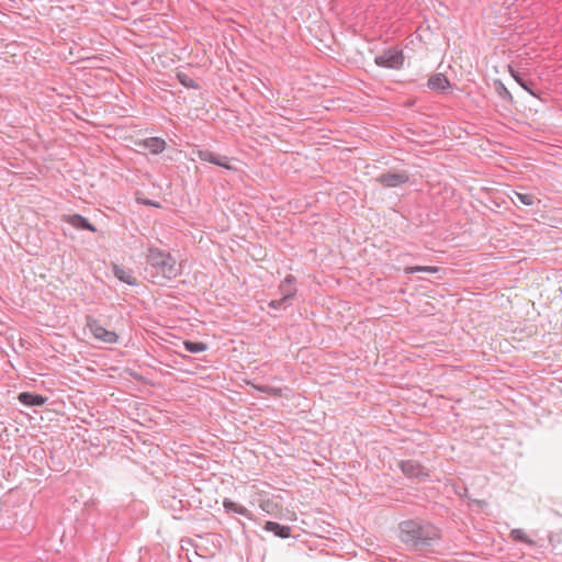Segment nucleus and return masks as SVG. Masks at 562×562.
Here are the masks:
<instances>
[{
    "label": "nucleus",
    "mask_w": 562,
    "mask_h": 562,
    "mask_svg": "<svg viewBox=\"0 0 562 562\" xmlns=\"http://www.w3.org/2000/svg\"><path fill=\"white\" fill-rule=\"evenodd\" d=\"M252 387H255L256 390L262 392V393H266L270 396H274V397H280L283 395V392L284 391H289L288 387H284V389H281V387H273V386H269V385H255L252 384Z\"/></svg>",
    "instance_id": "nucleus-16"
},
{
    "label": "nucleus",
    "mask_w": 562,
    "mask_h": 562,
    "mask_svg": "<svg viewBox=\"0 0 562 562\" xmlns=\"http://www.w3.org/2000/svg\"><path fill=\"white\" fill-rule=\"evenodd\" d=\"M143 147L148 149L151 154H159L166 148V142L159 137H149L143 142Z\"/></svg>",
    "instance_id": "nucleus-11"
},
{
    "label": "nucleus",
    "mask_w": 562,
    "mask_h": 562,
    "mask_svg": "<svg viewBox=\"0 0 562 562\" xmlns=\"http://www.w3.org/2000/svg\"><path fill=\"white\" fill-rule=\"evenodd\" d=\"M177 78L179 82L187 88H199V85L195 82V80L184 72H178Z\"/></svg>",
    "instance_id": "nucleus-20"
},
{
    "label": "nucleus",
    "mask_w": 562,
    "mask_h": 562,
    "mask_svg": "<svg viewBox=\"0 0 562 562\" xmlns=\"http://www.w3.org/2000/svg\"><path fill=\"white\" fill-rule=\"evenodd\" d=\"M223 506L227 513H235L246 518H250V512L245 506L233 502L232 499L225 498Z\"/></svg>",
    "instance_id": "nucleus-12"
},
{
    "label": "nucleus",
    "mask_w": 562,
    "mask_h": 562,
    "mask_svg": "<svg viewBox=\"0 0 562 562\" xmlns=\"http://www.w3.org/2000/svg\"><path fill=\"white\" fill-rule=\"evenodd\" d=\"M295 283L296 279L292 274L286 276L284 280L279 284L278 291L281 297L288 302L290 299L294 297L297 292Z\"/></svg>",
    "instance_id": "nucleus-8"
},
{
    "label": "nucleus",
    "mask_w": 562,
    "mask_h": 562,
    "mask_svg": "<svg viewBox=\"0 0 562 562\" xmlns=\"http://www.w3.org/2000/svg\"><path fill=\"white\" fill-rule=\"evenodd\" d=\"M290 305V303L284 300L283 297H280L278 300H272L269 302V307L271 308H286Z\"/></svg>",
    "instance_id": "nucleus-23"
},
{
    "label": "nucleus",
    "mask_w": 562,
    "mask_h": 562,
    "mask_svg": "<svg viewBox=\"0 0 562 562\" xmlns=\"http://www.w3.org/2000/svg\"><path fill=\"white\" fill-rule=\"evenodd\" d=\"M87 327L89 328L92 336L104 344H115L119 336L115 331L104 328L100 322L92 317H87Z\"/></svg>",
    "instance_id": "nucleus-4"
},
{
    "label": "nucleus",
    "mask_w": 562,
    "mask_h": 562,
    "mask_svg": "<svg viewBox=\"0 0 562 562\" xmlns=\"http://www.w3.org/2000/svg\"><path fill=\"white\" fill-rule=\"evenodd\" d=\"M184 349L192 353H198L205 351L207 349V345L201 341H183Z\"/></svg>",
    "instance_id": "nucleus-17"
},
{
    "label": "nucleus",
    "mask_w": 562,
    "mask_h": 562,
    "mask_svg": "<svg viewBox=\"0 0 562 562\" xmlns=\"http://www.w3.org/2000/svg\"><path fill=\"white\" fill-rule=\"evenodd\" d=\"M400 469L407 477L411 479H425L429 476L426 469L415 460L401 461Z\"/></svg>",
    "instance_id": "nucleus-6"
},
{
    "label": "nucleus",
    "mask_w": 562,
    "mask_h": 562,
    "mask_svg": "<svg viewBox=\"0 0 562 562\" xmlns=\"http://www.w3.org/2000/svg\"><path fill=\"white\" fill-rule=\"evenodd\" d=\"M439 268L434 266H414V267H406L404 268V272L406 274H412L415 272H429V273H436L438 272Z\"/></svg>",
    "instance_id": "nucleus-18"
},
{
    "label": "nucleus",
    "mask_w": 562,
    "mask_h": 562,
    "mask_svg": "<svg viewBox=\"0 0 562 562\" xmlns=\"http://www.w3.org/2000/svg\"><path fill=\"white\" fill-rule=\"evenodd\" d=\"M266 530L273 532L276 536L280 538H289L291 536V528L288 526H282L274 521H268L266 524Z\"/></svg>",
    "instance_id": "nucleus-14"
},
{
    "label": "nucleus",
    "mask_w": 562,
    "mask_h": 562,
    "mask_svg": "<svg viewBox=\"0 0 562 562\" xmlns=\"http://www.w3.org/2000/svg\"><path fill=\"white\" fill-rule=\"evenodd\" d=\"M196 155L203 161H207V162L214 164V165L223 167V168H225L227 170H234L235 169L229 164L228 157L214 154L213 151H211L209 149H200V150H198Z\"/></svg>",
    "instance_id": "nucleus-7"
},
{
    "label": "nucleus",
    "mask_w": 562,
    "mask_h": 562,
    "mask_svg": "<svg viewBox=\"0 0 562 562\" xmlns=\"http://www.w3.org/2000/svg\"><path fill=\"white\" fill-rule=\"evenodd\" d=\"M66 222L76 228L95 232V227L92 224H90L88 222V220L86 217L81 216L80 214H74V215L67 216Z\"/></svg>",
    "instance_id": "nucleus-10"
},
{
    "label": "nucleus",
    "mask_w": 562,
    "mask_h": 562,
    "mask_svg": "<svg viewBox=\"0 0 562 562\" xmlns=\"http://www.w3.org/2000/svg\"><path fill=\"white\" fill-rule=\"evenodd\" d=\"M515 196L521 204L527 206L533 205L537 201V198L531 193L515 192Z\"/></svg>",
    "instance_id": "nucleus-21"
},
{
    "label": "nucleus",
    "mask_w": 562,
    "mask_h": 562,
    "mask_svg": "<svg viewBox=\"0 0 562 562\" xmlns=\"http://www.w3.org/2000/svg\"><path fill=\"white\" fill-rule=\"evenodd\" d=\"M374 63L380 67L398 69L404 64V55L401 49L390 47L381 55L375 56Z\"/></svg>",
    "instance_id": "nucleus-3"
},
{
    "label": "nucleus",
    "mask_w": 562,
    "mask_h": 562,
    "mask_svg": "<svg viewBox=\"0 0 562 562\" xmlns=\"http://www.w3.org/2000/svg\"><path fill=\"white\" fill-rule=\"evenodd\" d=\"M510 537L515 541L525 542V543H531V540L528 539L526 532L522 529H513L510 531Z\"/></svg>",
    "instance_id": "nucleus-22"
},
{
    "label": "nucleus",
    "mask_w": 562,
    "mask_h": 562,
    "mask_svg": "<svg viewBox=\"0 0 562 562\" xmlns=\"http://www.w3.org/2000/svg\"><path fill=\"white\" fill-rule=\"evenodd\" d=\"M509 71H510V74H512L513 78L517 81V83H518L522 89H525L526 91H528V92H529V93H531V94H535V93L532 92V90L530 89V86H532V82H531V81H528V80L524 79V77H522L519 72L515 71L513 68H509Z\"/></svg>",
    "instance_id": "nucleus-19"
},
{
    "label": "nucleus",
    "mask_w": 562,
    "mask_h": 562,
    "mask_svg": "<svg viewBox=\"0 0 562 562\" xmlns=\"http://www.w3.org/2000/svg\"><path fill=\"white\" fill-rule=\"evenodd\" d=\"M146 261L150 268L153 278L161 277L164 279L171 280L180 273L177 261L171 254L158 247H148Z\"/></svg>",
    "instance_id": "nucleus-2"
},
{
    "label": "nucleus",
    "mask_w": 562,
    "mask_h": 562,
    "mask_svg": "<svg viewBox=\"0 0 562 562\" xmlns=\"http://www.w3.org/2000/svg\"><path fill=\"white\" fill-rule=\"evenodd\" d=\"M449 86V80L442 74H436L428 79V87L432 90H446Z\"/></svg>",
    "instance_id": "nucleus-13"
},
{
    "label": "nucleus",
    "mask_w": 562,
    "mask_h": 562,
    "mask_svg": "<svg viewBox=\"0 0 562 562\" xmlns=\"http://www.w3.org/2000/svg\"><path fill=\"white\" fill-rule=\"evenodd\" d=\"M409 177L406 171L400 172H384L375 178V181L383 187L394 188L404 184L408 181Z\"/></svg>",
    "instance_id": "nucleus-5"
},
{
    "label": "nucleus",
    "mask_w": 562,
    "mask_h": 562,
    "mask_svg": "<svg viewBox=\"0 0 562 562\" xmlns=\"http://www.w3.org/2000/svg\"><path fill=\"white\" fill-rule=\"evenodd\" d=\"M113 272H114V276L122 282L126 283V284H130V285H135L136 284V279L133 277L132 272L130 270H126L125 268H122V267H119V266H114L113 267Z\"/></svg>",
    "instance_id": "nucleus-15"
},
{
    "label": "nucleus",
    "mask_w": 562,
    "mask_h": 562,
    "mask_svg": "<svg viewBox=\"0 0 562 562\" xmlns=\"http://www.w3.org/2000/svg\"><path fill=\"white\" fill-rule=\"evenodd\" d=\"M401 541L408 548L422 551L439 540V529L429 522L406 520L400 525Z\"/></svg>",
    "instance_id": "nucleus-1"
},
{
    "label": "nucleus",
    "mask_w": 562,
    "mask_h": 562,
    "mask_svg": "<svg viewBox=\"0 0 562 562\" xmlns=\"http://www.w3.org/2000/svg\"><path fill=\"white\" fill-rule=\"evenodd\" d=\"M18 400L25 406H42L47 401L45 396L30 392L20 393Z\"/></svg>",
    "instance_id": "nucleus-9"
}]
</instances>
